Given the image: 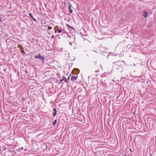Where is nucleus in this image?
<instances>
[{
	"mask_svg": "<svg viewBox=\"0 0 156 156\" xmlns=\"http://www.w3.org/2000/svg\"><path fill=\"white\" fill-rule=\"evenodd\" d=\"M80 70L79 69L75 68L73 69V70L72 72V73L73 74L77 75V74L80 73Z\"/></svg>",
	"mask_w": 156,
	"mask_h": 156,
	"instance_id": "3",
	"label": "nucleus"
},
{
	"mask_svg": "<svg viewBox=\"0 0 156 156\" xmlns=\"http://www.w3.org/2000/svg\"><path fill=\"white\" fill-rule=\"evenodd\" d=\"M21 99L23 100V101H25V99L24 98H23V97H22L21 98Z\"/></svg>",
	"mask_w": 156,
	"mask_h": 156,
	"instance_id": "17",
	"label": "nucleus"
},
{
	"mask_svg": "<svg viewBox=\"0 0 156 156\" xmlns=\"http://www.w3.org/2000/svg\"><path fill=\"white\" fill-rule=\"evenodd\" d=\"M69 44L71 45V43H69Z\"/></svg>",
	"mask_w": 156,
	"mask_h": 156,
	"instance_id": "27",
	"label": "nucleus"
},
{
	"mask_svg": "<svg viewBox=\"0 0 156 156\" xmlns=\"http://www.w3.org/2000/svg\"><path fill=\"white\" fill-rule=\"evenodd\" d=\"M64 4L65 5H66V2H64Z\"/></svg>",
	"mask_w": 156,
	"mask_h": 156,
	"instance_id": "26",
	"label": "nucleus"
},
{
	"mask_svg": "<svg viewBox=\"0 0 156 156\" xmlns=\"http://www.w3.org/2000/svg\"><path fill=\"white\" fill-rule=\"evenodd\" d=\"M69 76H69V77H68V80H69Z\"/></svg>",
	"mask_w": 156,
	"mask_h": 156,
	"instance_id": "25",
	"label": "nucleus"
},
{
	"mask_svg": "<svg viewBox=\"0 0 156 156\" xmlns=\"http://www.w3.org/2000/svg\"><path fill=\"white\" fill-rule=\"evenodd\" d=\"M69 27H70V28H71V29H73V30H76L74 28H73V27H71V26H70V25L69 26Z\"/></svg>",
	"mask_w": 156,
	"mask_h": 156,
	"instance_id": "15",
	"label": "nucleus"
},
{
	"mask_svg": "<svg viewBox=\"0 0 156 156\" xmlns=\"http://www.w3.org/2000/svg\"><path fill=\"white\" fill-rule=\"evenodd\" d=\"M35 58L39 59L42 63H44V57L42 56H41V54L38 53V55H35L34 57Z\"/></svg>",
	"mask_w": 156,
	"mask_h": 156,
	"instance_id": "2",
	"label": "nucleus"
},
{
	"mask_svg": "<svg viewBox=\"0 0 156 156\" xmlns=\"http://www.w3.org/2000/svg\"><path fill=\"white\" fill-rule=\"evenodd\" d=\"M98 72V70L97 69V70H96L95 71V72Z\"/></svg>",
	"mask_w": 156,
	"mask_h": 156,
	"instance_id": "20",
	"label": "nucleus"
},
{
	"mask_svg": "<svg viewBox=\"0 0 156 156\" xmlns=\"http://www.w3.org/2000/svg\"><path fill=\"white\" fill-rule=\"evenodd\" d=\"M58 26H56L55 27V30H58Z\"/></svg>",
	"mask_w": 156,
	"mask_h": 156,
	"instance_id": "13",
	"label": "nucleus"
},
{
	"mask_svg": "<svg viewBox=\"0 0 156 156\" xmlns=\"http://www.w3.org/2000/svg\"><path fill=\"white\" fill-rule=\"evenodd\" d=\"M62 81H62V80L61 79V80H60V82L59 83H62Z\"/></svg>",
	"mask_w": 156,
	"mask_h": 156,
	"instance_id": "19",
	"label": "nucleus"
},
{
	"mask_svg": "<svg viewBox=\"0 0 156 156\" xmlns=\"http://www.w3.org/2000/svg\"><path fill=\"white\" fill-rule=\"evenodd\" d=\"M94 62L95 63H96V61H95V62Z\"/></svg>",
	"mask_w": 156,
	"mask_h": 156,
	"instance_id": "28",
	"label": "nucleus"
},
{
	"mask_svg": "<svg viewBox=\"0 0 156 156\" xmlns=\"http://www.w3.org/2000/svg\"><path fill=\"white\" fill-rule=\"evenodd\" d=\"M41 149L42 150V151H44L47 149L48 148V146L46 144H44L41 145Z\"/></svg>",
	"mask_w": 156,
	"mask_h": 156,
	"instance_id": "4",
	"label": "nucleus"
},
{
	"mask_svg": "<svg viewBox=\"0 0 156 156\" xmlns=\"http://www.w3.org/2000/svg\"><path fill=\"white\" fill-rule=\"evenodd\" d=\"M62 32V30L60 29H58V33H61V32Z\"/></svg>",
	"mask_w": 156,
	"mask_h": 156,
	"instance_id": "14",
	"label": "nucleus"
},
{
	"mask_svg": "<svg viewBox=\"0 0 156 156\" xmlns=\"http://www.w3.org/2000/svg\"><path fill=\"white\" fill-rule=\"evenodd\" d=\"M29 16L34 21H35L36 22H37L36 20V19L35 18H34V17H33V15H32V14L31 13H30L29 14Z\"/></svg>",
	"mask_w": 156,
	"mask_h": 156,
	"instance_id": "8",
	"label": "nucleus"
},
{
	"mask_svg": "<svg viewBox=\"0 0 156 156\" xmlns=\"http://www.w3.org/2000/svg\"><path fill=\"white\" fill-rule=\"evenodd\" d=\"M124 61H119L113 64L112 69L111 72L113 71H116L118 72H122L123 71V67L124 65Z\"/></svg>",
	"mask_w": 156,
	"mask_h": 156,
	"instance_id": "1",
	"label": "nucleus"
},
{
	"mask_svg": "<svg viewBox=\"0 0 156 156\" xmlns=\"http://www.w3.org/2000/svg\"><path fill=\"white\" fill-rule=\"evenodd\" d=\"M53 111L54 112L53 113V116L55 117L56 116L57 113V110L55 108H54L53 109Z\"/></svg>",
	"mask_w": 156,
	"mask_h": 156,
	"instance_id": "10",
	"label": "nucleus"
},
{
	"mask_svg": "<svg viewBox=\"0 0 156 156\" xmlns=\"http://www.w3.org/2000/svg\"><path fill=\"white\" fill-rule=\"evenodd\" d=\"M24 50H21V52L22 53H24Z\"/></svg>",
	"mask_w": 156,
	"mask_h": 156,
	"instance_id": "18",
	"label": "nucleus"
},
{
	"mask_svg": "<svg viewBox=\"0 0 156 156\" xmlns=\"http://www.w3.org/2000/svg\"><path fill=\"white\" fill-rule=\"evenodd\" d=\"M66 26H67V27H69V24H66Z\"/></svg>",
	"mask_w": 156,
	"mask_h": 156,
	"instance_id": "21",
	"label": "nucleus"
},
{
	"mask_svg": "<svg viewBox=\"0 0 156 156\" xmlns=\"http://www.w3.org/2000/svg\"><path fill=\"white\" fill-rule=\"evenodd\" d=\"M5 35H6V37H8V35H7V34H5Z\"/></svg>",
	"mask_w": 156,
	"mask_h": 156,
	"instance_id": "24",
	"label": "nucleus"
},
{
	"mask_svg": "<svg viewBox=\"0 0 156 156\" xmlns=\"http://www.w3.org/2000/svg\"><path fill=\"white\" fill-rule=\"evenodd\" d=\"M62 80V81L64 80V81H65L66 82H68L67 81V80L66 79V78L65 77H64V76H63V78Z\"/></svg>",
	"mask_w": 156,
	"mask_h": 156,
	"instance_id": "11",
	"label": "nucleus"
},
{
	"mask_svg": "<svg viewBox=\"0 0 156 156\" xmlns=\"http://www.w3.org/2000/svg\"><path fill=\"white\" fill-rule=\"evenodd\" d=\"M52 38H54V36H52Z\"/></svg>",
	"mask_w": 156,
	"mask_h": 156,
	"instance_id": "23",
	"label": "nucleus"
},
{
	"mask_svg": "<svg viewBox=\"0 0 156 156\" xmlns=\"http://www.w3.org/2000/svg\"><path fill=\"white\" fill-rule=\"evenodd\" d=\"M143 16L144 17L146 18L148 16V14L146 11H144L143 12Z\"/></svg>",
	"mask_w": 156,
	"mask_h": 156,
	"instance_id": "7",
	"label": "nucleus"
},
{
	"mask_svg": "<svg viewBox=\"0 0 156 156\" xmlns=\"http://www.w3.org/2000/svg\"><path fill=\"white\" fill-rule=\"evenodd\" d=\"M57 119H55V120L53 122V125L54 126H55L56 124V123L57 122Z\"/></svg>",
	"mask_w": 156,
	"mask_h": 156,
	"instance_id": "12",
	"label": "nucleus"
},
{
	"mask_svg": "<svg viewBox=\"0 0 156 156\" xmlns=\"http://www.w3.org/2000/svg\"><path fill=\"white\" fill-rule=\"evenodd\" d=\"M70 39L71 40V41L73 43L75 40V37L73 36H72L71 37H70Z\"/></svg>",
	"mask_w": 156,
	"mask_h": 156,
	"instance_id": "9",
	"label": "nucleus"
},
{
	"mask_svg": "<svg viewBox=\"0 0 156 156\" xmlns=\"http://www.w3.org/2000/svg\"><path fill=\"white\" fill-rule=\"evenodd\" d=\"M48 29H49V30H51L52 29V27L49 26L48 27Z\"/></svg>",
	"mask_w": 156,
	"mask_h": 156,
	"instance_id": "16",
	"label": "nucleus"
},
{
	"mask_svg": "<svg viewBox=\"0 0 156 156\" xmlns=\"http://www.w3.org/2000/svg\"><path fill=\"white\" fill-rule=\"evenodd\" d=\"M78 77V75H76V76H72L71 77V80L72 81H74V80L76 79Z\"/></svg>",
	"mask_w": 156,
	"mask_h": 156,
	"instance_id": "6",
	"label": "nucleus"
},
{
	"mask_svg": "<svg viewBox=\"0 0 156 156\" xmlns=\"http://www.w3.org/2000/svg\"><path fill=\"white\" fill-rule=\"evenodd\" d=\"M71 7H72V5L70 2H69V4L68 9L69 10V12L71 13H72L73 12V10L71 9Z\"/></svg>",
	"mask_w": 156,
	"mask_h": 156,
	"instance_id": "5",
	"label": "nucleus"
},
{
	"mask_svg": "<svg viewBox=\"0 0 156 156\" xmlns=\"http://www.w3.org/2000/svg\"><path fill=\"white\" fill-rule=\"evenodd\" d=\"M0 21H1V22L2 21V20L0 17Z\"/></svg>",
	"mask_w": 156,
	"mask_h": 156,
	"instance_id": "22",
	"label": "nucleus"
}]
</instances>
